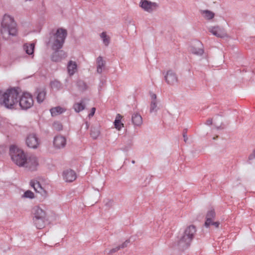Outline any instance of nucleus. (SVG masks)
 <instances>
[{
    "label": "nucleus",
    "instance_id": "nucleus-1",
    "mask_svg": "<svg viewBox=\"0 0 255 255\" xmlns=\"http://www.w3.org/2000/svg\"><path fill=\"white\" fill-rule=\"evenodd\" d=\"M19 93L15 88L7 90L0 94V105L8 109L15 110L18 106Z\"/></svg>",
    "mask_w": 255,
    "mask_h": 255
},
{
    "label": "nucleus",
    "instance_id": "nucleus-2",
    "mask_svg": "<svg viewBox=\"0 0 255 255\" xmlns=\"http://www.w3.org/2000/svg\"><path fill=\"white\" fill-rule=\"evenodd\" d=\"M17 30L16 23L13 17L8 14H4L1 23L0 33L4 40H7L10 35L15 36Z\"/></svg>",
    "mask_w": 255,
    "mask_h": 255
},
{
    "label": "nucleus",
    "instance_id": "nucleus-3",
    "mask_svg": "<svg viewBox=\"0 0 255 255\" xmlns=\"http://www.w3.org/2000/svg\"><path fill=\"white\" fill-rule=\"evenodd\" d=\"M67 36V30L63 28H59L56 32L50 33L48 43L51 44L53 50H60L62 48Z\"/></svg>",
    "mask_w": 255,
    "mask_h": 255
},
{
    "label": "nucleus",
    "instance_id": "nucleus-4",
    "mask_svg": "<svg viewBox=\"0 0 255 255\" xmlns=\"http://www.w3.org/2000/svg\"><path fill=\"white\" fill-rule=\"evenodd\" d=\"M33 222L38 229H42L49 222V215L48 212L42 208H33Z\"/></svg>",
    "mask_w": 255,
    "mask_h": 255
},
{
    "label": "nucleus",
    "instance_id": "nucleus-5",
    "mask_svg": "<svg viewBox=\"0 0 255 255\" xmlns=\"http://www.w3.org/2000/svg\"><path fill=\"white\" fill-rule=\"evenodd\" d=\"M196 233V229L195 226L190 225L185 230L183 235L178 241L177 246L182 250L187 248L191 244Z\"/></svg>",
    "mask_w": 255,
    "mask_h": 255
},
{
    "label": "nucleus",
    "instance_id": "nucleus-6",
    "mask_svg": "<svg viewBox=\"0 0 255 255\" xmlns=\"http://www.w3.org/2000/svg\"><path fill=\"white\" fill-rule=\"evenodd\" d=\"M196 233V229L195 226L190 225L185 230L183 235L178 241L177 246L182 250L187 248L191 244Z\"/></svg>",
    "mask_w": 255,
    "mask_h": 255
},
{
    "label": "nucleus",
    "instance_id": "nucleus-7",
    "mask_svg": "<svg viewBox=\"0 0 255 255\" xmlns=\"http://www.w3.org/2000/svg\"><path fill=\"white\" fill-rule=\"evenodd\" d=\"M9 154L15 164L19 167L24 166L27 157L22 150L14 145H11L9 149Z\"/></svg>",
    "mask_w": 255,
    "mask_h": 255
},
{
    "label": "nucleus",
    "instance_id": "nucleus-8",
    "mask_svg": "<svg viewBox=\"0 0 255 255\" xmlns=\"http://www.w3.org/2000/svg\"><path fill=\"white\" fill-rule=\"evenodd\" d=\"M33 103L31 95L28 93H24L19 99H18V106L23 110H26L31 108Z\"/></svg>",
    "mask_w": 255,
    "mask_h": 255
},
{
    "label": "nucleus",
    "instance_id": "nucleus-9",
    "mask_svg": "<svg viewBox=\"0 0 255 255\" xmlns=\"http://www.w3.org/2000/svg\"><path fill=\"white\" fill-rule=\"evenodd\" d=\"M25 142L27 146L31 148L36 149L40 144V140L36 133H32L27 135Z\"/></svg>",
    "mask_w": 255,
    "mask_h": 255
},
{
    "label": "nucleus",
    "instance_id": "nucleus-10",
    "mask_svg": "<svg viewBox=\"0 0 255 255\" xmlns=\"http://www.w3.org/2000/svg\"><path fill=\"white\" fill-rule=\"evenodd\" d=\"M216 213L214 210H211L207 213L206 217V221L205 222V226L209 228L211 226H214L216 228L219 227L220 223L219 222H215V218Z\"/></svg>",
    "mask_w": 255,
    "mask_h": 255
},
{
    "label": "nucleus",
    "instance_id": "nucleus-11",
    "mask_svg": "<svg viewBox=\"0 0 255 255\" xmlns=\"http://www.w3.org/2000/svg\"><path fill=\"white\" fill-rule=\"evenodd\" d=\"M38 165L37 158L34 155H31L26 158L24 167L26 169L30 171H34L37 169Z\"/></svg>",
    "mask_w": 255,
    "mask_h": 255
},
{
    "label": "nucleus",
    "instance_id": "nucleus-12",
    "mask_svg": "<svg viewBox=\"0 0 255 255\" xmlns=\"http://www.w3.org/2000/svg\"><path fill=\"white\" fill-rule=\"evenodd\" d=\"M139 6L145 11L148 12H152L155 10L158 5L156 2H151L147 0H141L139 3Z\"/></svg>",
    "mask_w": 255,
    "mask_h": 255
},
{
    "label": "nucleus",
    "instance_id": "nucleus-13",
    "mask_svg": "<svg viewBox=\"0 0 255 255\" xmlns=\"http://www.w3.org/2000/svg\"><path fill=\"white\" fill-rule=\"evenodd\" d=\"M208 30L209 32L217 37L224 38L227 36L225 29L219 26L210 27Z\"/></svg>",
    "mask_w": 255,
    "mask_h": 255
},
{
    "label": "nucleus",
    "instance_id": "nucleus-14",
    "mask_svg": "<svg viewBox=\"0 0 255 255\" xmlns=\"http://www.w3.org/2000/svg\"><path fill=\"white\" fill-rule=\"evenodd\" d=\"M166 82L170 85H174L177 83L178 78L175 72L172 70H169L167 72L164 76Z\"/></svg>",
    "mask_w": 255,
    "mask_h": 255
},
{
    "label": "nucleus",
    "instance_id": "nucleus-15",
    "mask_svg": "<svg viewBox=\"0 0 255 255\" xmlns=\"http://www.w3.org/2000/svg\"><path fill=\"white\" fill-rule=\"evenodd\" d=\"M190 51L194 54L202 55L204 53V48L202 43L199 41H195L191 47Z\"/></svg>",
    "mask_w": 255,
    "mask_h": 255
},
{
    "label": "nucleus",
    "instance_id": "nucleus-16",
    "mask_svg": "<svg viewBox=\"0 0 255 255\" xmlns=\"http://www.w3.org/2000/svg\"><path fill=\"white\" fill-rule=\"evenodd\" d=\"M66 144V138L61 135L55 136L53 140V145L57 149L64 148Z\"/></svg>",
    "mask_w": 255,
    "mask_h": 255
},
{
    "label": "nucleus",
    "instance_id": "nucleus-17",
    "mask_svg": "<svg viewBox=\"0 0 255 255\" xmlns=\"http://www.w3.org/2000/svg\"><path fill=\"white\" fill-rule=\"evenodd\" d=\"M55 51L52 53L51 58L52 61L58 62L66 57V53L63 50H54Z\"/></svg>",
    "mask_w": 255,
    "mask_h": 255
},
{
    "label": "nucleus",
    "instance_id": "nucleus-18",
    "mask_svg": "<svg viewBox=\"0 0 255 255\" xmlns=\"http://www.w3.org/2000/svg\"><path fill=\"white\" fill-rule=\"evenodd\" d=\"M30 185L36 192L40 193L42 196L46 195V191L42 188L38 181L31 180L30 182Z\"/></svg>",
    "mask_w": 255,
    "mask_h": 255
},
{
    "label": "nucleus",
    "instance_id": "nucleus-19",
    "mask_svg": "<svg viewBox=\"0 0 255 255\" xmlns=\"http://www.w3.org/2000/svg\"><path fill=\"white\" fill-rule=\"evenodd\" d=\"M150 96L151 100L150 106V113L156 112L158 109L157 108L156 95L153 93L150 92Z\"/></svg>",
    "mask_w": 255,
    "mask_h": 255
},
{
    "label": "nucleus",
    "instance_id": "nucleus-20",
    "mask_svg": "<svg viewBox=\"0 0 255 255\" xmlns=\"http://www.w3.org/2000/svg\"><path fill=\"white\" fill-rule=\"evenodd\" d=\"M63 177L66 182H72L76 178V173L72 170H67L64 171Z\"/></svg>",
    "mask_w": 255,
    "mask_h": 255
},
{
    "label": "nucleus",
    "instance_id": "nucleus-21",
    "mask_svg": "<svg viewBox=\"0 0 255 255\" xmlns=\"http://www.w3.org/2000/svg\"><path fill=\"white\" fill-rule=\"evenodd\" d=\"M131 121L133 124L136 126L141 125L142 123V119L141 116L137 113H135L132 115Z\"/></svg>",
    "mask_w": 255,
    "mask_h": 255
},
{
    "label": "nucleus",
    "instance_id": "nucleus-22",
    "mask_svg": "<svg viewBox=\"0 0 255 255\" xmlns=\"http://www.w3.org/2000/svg\"><path fill=\"white\" fill-rule=\"evenodd\" d=\"M67 70L70 75H73L77 70V64L75 62L70 61L67 65Z\"/></svg>",
    "mask_w": 255,
    "mask_h": 255
},
{
    "label": "nucleus",
    "instance_id": "nucleus-23",
    "mask_svg": "<svg viewBox=\"0 0 255 255\" xmlns=\"http://www.w3.org/2000/svg\"><path fill=\"white\" fill-rule=\"evenodd\" d=\"M97 71L98 73L101 74L103 71V68L105 65V62L103 60V57L102 56H99L97 58Z\"/></svg>",
    "mask_w": 255,
    "mask_h": 255
},
{
    "label": "nucleus",
    "instance_id": "nucleus-24",
    "mask_svg": "<svg viewBox=\"0 0 255 255\" xmlns=\"http://www.w3.org/2000/svg\"><path fill=\"white\" fill-rule=\"evenodd\" d=\"M36 94L37 102L38 103H42L45 99L46 92L44 90H37Z\"/></svg>",
    "mask_w": 255,
    "mask_h": 255
},
{
    "label": "nucleus",
    "instance_id": "nucleus-25",
    "mask_svg": "<svg viewBox=\"0 0 255 255\" xmlns=\"http://www.w3.org/2000/svg\"><path fill=\"white\" fill-rule=\"evenodd\" d=\"M122 116L118 114L117 115L116 119L114 122V126L116 129L120 130L122 128L124 127V124L121 123Z\"/></svg>",
    "mask_w": 255,
    "mask_h": 255
},
{
    "label": "nucleus",
    "instance_id": "nucleus-26",
    "mask_svg": "<svg viewBox=\"0 0 255 255\" xmlns=\"http://www.w3.org/2000/svg\"><path fill=\"white\" fill-rule=\"evenodd\" d=\"M65 111V109L59 106L52 108L50 109V113L53 117L60 115Z\"/></svg>",
    "mask_w": 255,
    "mask_h": 255
},
{
    "label": "nucleus",
    "instance_id": "nucleus-27",
    "mask_svg": "<svg viewBox=\"0 0 255 255\" xmlns=\"http://www.w3.org/2000/svg\"><path fill=\"white\" fill-rule=\"evenodd\" d=\"M201 13L203 16L207 20H211L214 17L215 13L209 10H201Z\"/></svg>",
    "mask_w": 255,
    "mask_h": 255
},
{
    "label": "nucleus",
    "instance_id": "nucleus-28",
    "mask_svg": "<svg viewBox=\"0 0 255 255\" xmlns=\"http://www.w3.org/2000/svg\"><path fill=\"white\" fill-rule=\"evenodd\" d=\"M34 48V43H26L23 45V49L28 55H31L33 53Z\"/></svg>",
    "mask_w": 255,
    "mask_h": 255
},
{
    "label": "nucleus",
    "instance_id": "nucleus-29",
    "mask_svg": "<svg viewBox=\"0 0 255 255\" xmlns=\"http://www.w3.org/2000/svg\"><path fill=\"white\" fill-rule=\"evenodd\" d=\"M100 133V130L98 127L92 126L91 127L90 135L93 139H97L99 136Z\"/></svg>",
    "mask_w": 255,
    "mask_h": 255
},
{
    "label": "nucleus",
    "instance_id": "nucleus-30",
    "mask_svg": "<svg viewBox=\"0 0 255 255\" xmlns=\"http://www.w3.org/2000/svg\"><path fill=\"white\" fill-rule=\"evenodd\" d=\"M50 86L53 89L59 91L62 89V84L58 80H54L50 83Z\"/></svg>",
    "mask_w": 255,
    "mask_h": 255
},
{
    "label": "nucleus",
    "instance_id": "nucleus-31",
    "mask_svg": "<svg viewBox=\"0 0 255 255\" xmlns=\"http://www.w3.org/2000/svg\"><path fill=\"white\" fill-rule=\"evenodd\" d=\"M85 106L82 102L75 103L73 105V108L75 112L77 113H79L80 112L83 111L85 109Z\"/></svg>",
    "mask_w": 255,
    "mask_h": 255
},
{
    "label": "nucleus",
    "instance_id": "nucleus-32",
    "mask_svg": "<svg viewBox=\"0 0 255 255\" xmlns=\"http://www.w3.org/2000/svg\"><path fill=\"white\" fill-rule=\"evenodd\" d=\"M101 38L103 40V42L105 46H107L109 45L110 41V38L108 36L106 32H103L100 35Z\"/></svg>",
    "mask_w": 255,
    "mask_h": 255
},
{
    "label": "nucleus",
    "instance_id": "nucleus-33",
    "mask_svg": "<svg viewBox=\"0 0 255 255\" xmlns=\"http://www.w3.org/2000/svg\"><path fill=\"white\" fill-rule=\"evenodd\" d=\"M77 86L80 90H86L88 86L82 80H79L77 82Z\"/></svg>",
    "mask_w": 255,
    "mask_h": 255
},
{
    "label": "nucleus",
    "instance_id": "nucleus-34",
    "mask_svg": "<svg viewBox=\"0 0 255 255\" xmlns=\"http://www.w3.org/2000/svg\"><path fill=\"white\" fill-rule=\"evenodd\" d=\"M22 198L33 199L34 197V193L30 190H27L22 195Z\"/></svg>",
    "mask_w": 255,
    "mask_h": 255
},
{
    "label": "nucleus",
    "instance_id": "nucleus-35",
    "mask_svg": "<svg viewBox=\"0 0 255 255\" xmlns=\"http://www.w3.org/2000/svg\"><path fill=\"white\" fill-rule=\"evenodd\" d=\"M53 127L55 129L58 131H60L62 130L63 128V126L62 124L59 122H54L53 124Z\"/></svg>",
    "mask_w": 255,
    "mask_h": 255
},
{
    "label": "nucleus",
    "instance_id": "nucleus-36",
    "mask_svg": "<svg viewBox=\"0 0 255 255\" xmlns=\"http://www.w3.org/2000/svg\"><path fill=\"white\" fill-rule=\"evenodd\" d=\"M104 202L105 206L107 207H110L113 206L115 205L114 201L113 199H106L104 200Z\"/></svg>",
    "mask_w": 255,
    "mask_h": 255
},
{
    "label": "nucleus",
    "instance_id": "nucleus-37",
    "mask_svg": "<svg viewBox=\"0 0 255 255\" xmlns=\"http://www.w3.org/2000/svg\"><path fill=\"white\" fill-rule=\"evenodd\" d=\"M120 249V247L118 246V247L111 250L109 251V252L108 253V254L112 255L113 253H115L117 252V251H118Z\"/></svg>",
    "mask_w": 255,
    "mask_h": 255
},
{
    "label": "nucleus",
    "instance_id": "nucleus-38",
    "mask_svg": "<svg viewBox=\"0 0 255 255\" xmlns=\"http://www.w3.org/2000/svg\"><path fill=\"white\" fill-rule=\"evenodd\" d=\"M129 241L128 240H127L126 242H125L122 245H121L120 246H119V247H120V249L124 248L127 247V246L129 244Z\"/></svg>",
    "mask_w": 255,
    "mask_h": 255
},
{
    "label": "nucleus",
    "instance_id": "nucleus-39",
    "mask_svg": "<svg viewBox=\"0 0 255 255\" xmlns=\"http://www.w3.org/2000/svg\"><path fill=\"white\" fill-rule=\"evenodd\" d=\"M96 111V108H92L91 110L90 113L89 114V117L91 118L93 117L94 115V114Z\"/></svg>",
    "mask_w": 255,
    "mask_h": 255
},
{
    "label": "nucleus",
    "instance_id": "nucleus-40",
    "mask_svg": "<svg viewBox=\"0 0 255 255\" xmlns=\"http://www.w3.org/2000/svg\"><path fill=\"white\" fill-rule=\"evenodd\" d=\"M255 158V149L253 151V152L249 156V160H253Z\"/></svg>",
    "mask_w": 255,
    "mask_h": 255
},
{
    "label": "nucleus",
    "instance_id": "nucleus-41",
    "mask_svg": "<svg viewBox=\"0 0 255 255\" xmlns=\"http://www.w3.org/2000/svg\"><path fill=\"white\" fill-rule=\"evenodd\" d=\"M183 136L184 137V140L185 142H186L188 140V137L186 134V131H184L183 133Z\"/></svg>",
    "mask_w": 255,
    "mask_h": 255
},
{
    "label": "nucleus",
    "instance_id": "nucleus-42",
    "mask_svg": "<svg viewBox=\"0 0 255 255\" xmlns=\"http://www.w3.org/2000/svg\"><path fill=\"white\" fill-rule=\"evenodd\" d=\"M206 125H211L212 124V119H209L206 121Z\"/></svg>",
    "mask_w": 255,
    "mask_h": 255
},
{
    "label": "nucleus",
    "instance_id": "nucleus-43",
    "mask_svg": "<svg viewBox=\"0 0 255 255\" xmlns=\"http://www.w3.org/2000/svg\"><path fill=\"white\" fill-rule=\"evenodd\" d=\"M89 127V124H88V123L87 122H85V128L86 130H87L88 129Z\"/></svg>",
    "mask_w": 255,
    "mask_h": 255
},
{
    "label": "nucleus",
    "instance_id": "nucleus-44",
    "mask_svg": "<svg viewBox=\"0 0 255 255\" xmlns=\"http://www.w3.org/2000/svg\"><path fill=\"white\" fill-rule=\"evenodd\" d=\"M131 162H132V163L134 164V163H135V161H134V160H132V161H131Z\"/></svg>",
    "mask_w": 255,
    "mask_h": 255
},
{
    "label": "nucleus",
    "instance_id": "nucleus-45",
    "mask_svg": "<svg viewBox=\"0 0 255 255\" xmlns=\"http://www.w3.org/2000/svg\"><path fill=\"white\" fill-rule=\"evenodd\" d=\"M31 0H25V1H31Z\"/></svg>",
    "mask_w": 255,
    "mask_h": 255
}]
</instances>
